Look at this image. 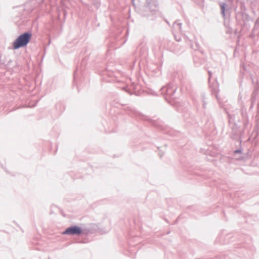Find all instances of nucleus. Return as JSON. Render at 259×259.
<instances>
[{"label":"nucleus","mask_w":259,"mask_h":259,"mask_svg":"<svg viewBox=\"0 0 259 259\" xmlns=\"http://www.w3.org/2000/svg\"><path fill=\"white\" fill-rule=\"evenodd\" d=\"M31 37V34L25 33L20 35L13 42V48L17 49L21 47L26 46L30 41Z\"/></svg>","instance_id":"nucleus-1"},{"label":"nucleus","mask_w":259,"mask_h":259,"mask_svg":"<svg viewBox=\"0 0 259 259\" xmlns=\"http://www.w3.org/2000/svg\"><path fill=\"white\" fill-rule=\"evenodd\" d=\"M221 10H222V13L223 14V15H224L225 14V4H223L222 5H221Z\"/></svg>","instance_id":"nucleus-3"},{"label":"nucleus","mask_w":259,"mask_h":259,"mask_svg":"<svg viewBox=\"0 0 259 259\" xmlns=\"http://www.w3.org/2000/svg\"><path fill=\"white\" fill-rule=\"evenodd\" d=\"M81 229L78 226H72L67 228L63 234L79 235L81 233Z\"/></svg>","instance_id":"nucleus-2"}]
</instances>
